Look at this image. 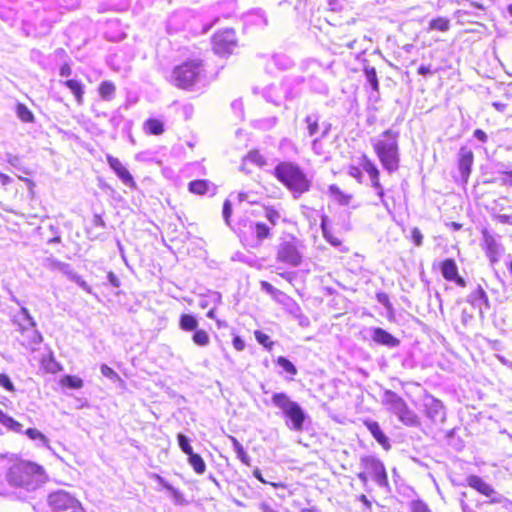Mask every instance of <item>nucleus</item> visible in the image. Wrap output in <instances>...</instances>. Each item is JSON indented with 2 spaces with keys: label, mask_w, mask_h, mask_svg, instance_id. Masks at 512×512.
<instances>
[{
  "label": "nucleus",
  "mask_w": 512,
  "mask_h": 512,
  "mask_svg": "<svg viewBox=\"0 0 512 512\" xmlns=\"http://www.w3.org/2000/svg\"><path fill=\"white\" fill-rule=\"evenodd\" d=\"M249 228L256 234L258 240L262 241L269 236V227L264 223H249Z\"/></svg>",
  "instance_id": "30"
},
{
  "label": "nucleus",
  "mask_w": 512,
  "mask_h": 512,
  "mask_svg": "<svg viewBox=\"0 0 512 512\" xmlns=\"http://www.w3.org/2000/svg\"><path fill=\"white\" fill-rule=\"evenodd\" d=\"M411 512H431L427 505L422 501H412L410 504Z\"/></svg>",
  "instance_id": "46"
},
{
  "label": "nucleus",
  "mask_w": 512,
  "mask_h": 512,
  "mask_svg": "<svg viewBox=\"0 0 512 512\" xmlns=\"http://www.w3.org/2000/svg\"><path fill=\"white\" fill-rule=\"evenodd\" d=\"M271 401L287 418L286 425L290 430L297 432L303 430L306 414L297 402L292 401L287 394L282 392L274 393Z\"/></svg>",
  "instance_id": "4"
},
{
  "label": "nucleus",
  "mask_w": 512,
  "mask_h": 512,
  "mask_svg": "<svg viewBox=\"0 0 512 512\" xmlns=\"http://www.w3.org/2000/svg\"><path fill=\"white\" fill-rule=\"evenodd\" d=\"M474 155L471 149L461 147L458 153V168L464 182L468 181L471 173Z\"/></svg>",
  "instance_id": "14"
},
{
  "label": "nucleus",
  "mask_w": 512,
  "mask_h": 512,
  "mask_svg": "<svg viewBox=\"0 0 512 512\" xmlns=\"http://www.w3.org/2000/svg\"><path fill=\"white\" fill-rule=\"evenodd\" d=\"M233 347H234L237 351H242V350H244V348H245V342H244V340H242V338H241V337H239V336L234 337V339H233Z\"/></svg>",
  "instance_id": "54"
},
{
  "label": "nucleus",
  "mask_w": 512,
  "mask_h": 512,
  "mask_svg": "<svg viewBox=\"0 0 512 512\" xmlns=\"http://www.w3.org/2000/svg\"><path fill=\"white\" fill-rule=\"evenodd\" d=\"M275 176L289 190L294 193L295 197L309 190L310 182L302 170L288 162L280 163L275 168Z\"/></svg>",
  "instance_id": "3"
},
{
  "label": "nucleus",
  "mask_w": 512,
  "mask_h": 512,
  "mask_svg": "<svg viewBox=\"0 0 512 512\" xmlns=\"http://www.w3.org/2000/svg\"><path fill=\"white\" fill-rule=\"evenodd\" d=\"M349 175L353 178H355L358 182L362 181V171L359 167L351 166L349 168Z\"/></svg>",
  "instance_id": "52"
},
{
  "label": "nucleus",
  "mask_w": 512,
  "mask_h": 512,
  "mask_svg": "<svg viewBox=\"0 0 512 512\" xmlns=\"http://www.w3.org/2000/svg\"><path fill=\"white\" fill-rule=\"evenodd\" d=\"M383 405L391 413L397 416L398 420L406 426H418L419 418L417 414L411 410L404 399L391 390H385L382 397Z\"/></svg>",
  "instance_id": "5"
},
{
  "label": "nucleus",
  "mask_w": 512,
  "mask_h": 512,
  "mask_svg": "<svg viewBox=\"0 0 512 512\" xmlns=\"http://www.w3.org/2000/svg\"><path fill=\"white\" fill-rule=\"evenodd\" d=\"M62 384L64 386H67L71 389H80L83 387V381L81 378L77 377V376H71V375H66L63 379H62Z\"/></svg>",
  "instance_id": "38"
},
{
  "label": "nucleus",
  "mask_w": 512,
  "mask_h": 512,
  "mask_svg": "<svg viewBox=\"0 0 512 512\" xmlns=\"http://www.w3.org/2000/svg\"><path fill=\"white\" fill-rule=\"evenodd\" d=\"M48 503L54 512H84L81 503L65 491L51 493Z\"/></svg>",
  "instance_id": "7"
},
{
  "label": "nucleus",
  "mask_w": 512,
  "mask_h": 512,
  "mask_svg": "<svg viewBox=\"0 0 512 512\" xmlns=\"http://www.w3.org/2000/svg\"><path fill=\"white\" fill-rule=\"evenodd\" d=\"M399 132L393 129H387L379 137L372 138L373 149L388 173H393L399 168Z\"/></svg>",
  "instance_id": "1"
},
{
  "label": "nucleus",
  "mask_w": 512,
  "mask_h": 512,
  "mask_svg": "<svg viewBox=\"0 0 512 512\" xmlns=\"http://www.w3.org/2000/svg\"><path fill=\"white\" fill-rule=\"evenodd\" d=\"M222 214L226 224L230 226L229 219L232 214V204L229 200H225L223 204Z\"/></svg>",
  "instance_id": "47"
},
{
  "label": "nucleus",
  "mask_w": 512,
  "mask_h": 512,
  "mask_svg": "<svg viewBox=\"0 0 512 512\" xmlns=\"http://www.w3.org/2000/svg\"><path fill=\"white\" fill-rule=\"evenodd\" d=\"M370 182H371V186L373 188H380V186H381V183L379 180V175L370 177Z\"/></svg>",
  "instance_id": "63"
},
{
  "label": "nucleus",
  "mask_w": 512,
  "mask_h": 512,
  "mask_svg": "<svg viewBox=\"0 0 512 512\" xmlns=\"http://www.w3.org/2000/svg\"><path fill=\"white\" fill-rule=\"evenodd\" d=\"M425 415L434 424H442L445 421L446 413L442 402L433 396H426L423 400Z\"/></svg>",
  "instance_id": "11"
},
{
  "label": "nucleus",
  "mask_w": 512,
  "mask_h": 512,
  "mask_svg": "<svg viewBox=\"0 0 512 512\" xmlns=\"http://www.w3.org/2000/svg\"><path fill=\"white\" fill-rule=\"evenodd\" d=\"M100 370H101V373L103 376H105L113 381L119 379L118 374L112 368L107 366L106 364L101 365Z\"/></svg>",
  "instance_id": "45"
},
{
  "label": "nucleus",
  "mask_w": 512,
  "mask_h": 512,
  "mask_svg": "<svg viewBox=\"0 0 512 512\" xmlns=\"http://www.w3.org/2000/svg\"><path fill=\"white\" fill-rule=\"evenodd\" d=\"M253 476L258 479L260 482L264 483V484H270L272 485L273 487L275 488H278V487H283V485L281 483H272V482H268L266 481L263 476H262V473L260 471L259 468H255L254 471H253Z\"/></svg>",
  "instance_id": "50"
},
{
  "label": "nucleus",
  "mask_w": 512,
  "mask_h": 512,
  "mask_svg": "<svg viewBox=\"0 0 512 512\" xmlns=\"http://www.w3.org/2000/svg\"><path fill=\"white\" fill-rule=\"evenodd\" d=\"M468 302L471 303L473 307L477 308L481 314L484 308H489L488 296L481 286H477V288L470 293Z\"/></svg>",
  "instance_id": "20"
},
{
  "label": "nucleus",
  "mask_w": 512,
  "mask_h": 512,
  "mask_svg": "<svg viewBox=\"0 0 512 512\" xmlns=\"http://www.w3.org/2000/svg\"><path fill=\"white\" fill-rule=\"evenodd\" d=\"M371 339L377 344L387 346L389 348L397 347L400 341L392 334L379 327H371L368 329Z\"/></svg>",
  "instance_id": "16"
},
{
  "label": "nucleus",
  "mask_w": 512,
  "mask_h": 512,
  "mask_svg": "<svg viewBox=\"0 0 512 512\" xmlns=\"http://www.w3.org/2000/svg\"><path fill=\"white\" fill-rule=\"evenodd\" d=\"M411 237H412V240H413V242H414V244L416 246L419 247V246L422 245V243H423V235H422L421 231L417 227L412 229Z\"/></svg>",
  "instance_id": "49"
},
{
  "label": "nucleus",
  "mask_w": 512,
  "mask_h": 512,
  "mask_svg": "<svg viewBox=\"0 0 512 512\" xmlns=\"http://www.w3.org/2000/svg\"><path fill=\"white\" fill-rule=\"evenodd\" d=\"M322 228H323V233L325 235V237L327 238V240L333 245V246H338L341 244L340 240L337 239V238H333V237H327L326 235V231H325V227H324V221L322 222Z\"/></svg>",
  "instance_id": "61"
},
{
  "label": "nucleus",
  "mask_w": 512,
  "mask_h": 512,
  "mask_svg": "<svg viewBox=\"0 0 512 512\" xmlns=\"http://www.w3.org/2000/svg\"><path fill=\"white\" fill-rule=\"evenodd\" d=\"M255 338L259 344L263 345L265 348L271 350L273 346V342L270 340V337L263 333L262 331L256 330L254 332Z\"/></svg>",
  "instance_id": "40"
},
{
  "label": "nucleus",
  "mask_w": 512,
  "mask_h": 512,
  "mask_svg": "<svg viewBox=\"0 0 512 512\" xmlns=\"http://www.w3.org/2000/svg\"><path fill=\"white\" fill-rule=\"evenodd\" d=\"M473 135L477 140L481 141L482 143H485L488 139L487 134L481 129H476Z\"/></svg>",
  "instance_id": "55"
},
{
  "label": "nucleus",
  "mask_w": 512,
  "mask_h": 512,
  "mask_svg": "<svg viewBox=\"0 0 512 512\" xmlns=\"http://www.w3.org/2000/svg\"><path fill=\"white\" fill-rule=\"evenodd\" d=\"M260 285L262 290L269 293L270 295H275V293L278 292V290L267 281H261Z\"/></svg>",
  "instance_id": "53"
},
{
  "label": "nucleus",
  "mask_w": 512,
  "mask_h": 512,
  "mask_svg": "<svg viewBox=\"0 0 512 512\" xmlns=\"http://www.w3.org/2000/svg\"><path fill=\"white\" fill-rule=\"evenodd\" d=\"M202 66L200 62L189 61L175 67L171 74V82L181 89H191L202 78Z\"/></svg>",
  "instance_id": "6"
},
{
  "label": "nucleus",
  "mask_w": 512,
  "mask_h": 512,
  "mask_svg": "<svg viewBox=\"0 0 512 512\" xmlns=\"http://www.w3.org/2000/svg\"><path fill=\"white\" fill-rule=\"evenodd\" d=\"M179 326L184 331H195L198 327V321L193 315L183 314L180 317Z\"/></svg>",
  "instance_id": "26"
},
{
  "label": "nucleus",
  "mask_w": 512,
  "mask_h": 512,
  "mask_svg": "<svg viewBox=\"0 0 512 512\" xmlns=\"http://www.w3.org/2000/svg\"><path fill=\"white\" fill-rule=\"evenodd\" d=\"M115 85L111 81H103L99 86V95L105 101H110L115 95Z\"/></svg>",
  "instance_id": "24"
},
{
  "label": "nucleus",
  "mask_w": 512,
  "mask_h": 512,
  "mask_svg": "<svg viewBox=\"0 0 512 512\" xmlns=\"http://www.w3.org/2000/svg\"><path fill=\"white\" fill-rule=\"evenodd\" d=\"M367 427L376 441L384 448L389 449L390 444L388 438L385 436L383 431L380 428V425L377 422H370L367 424Z\"/></svg>",
  "instance_id": "21"
},
{
  "label": "nucleus",
  "mask_w": 512,
  "mask_h": 512,
  "mask_svg": "<svg viewBox=\"0 0 512 512\" xmlns=\"http://www.w3.org/2000/svg\"><path fill=\"white\" fill-rule=\"evenodd\" d=\"M108 280L114 287L120 286V281L117 278V276L113 272H109L108 274Z\"/></svg>",
  "instance_id": "59"
},
{
  "label": "nucleus",
  "mask_w": 512,
  "mask_h": 512,
  "mask_svg": "<svg viewBox=\"0 0 512 512\" xmlns=\"http://www.w3.org/2000/svg\"><path fill=\"white\" fill-rule=\"evenodd\" d=\"M188 190L196 195H214L216 186L209 180H193L188 184Z\"/></svg>",
  "instance_id": "19"
},
{
  "label": "nucleus",
  "mask_w": 512,
  "mask_h": 512,
  "mask_svg": "<svg viewBox=\"0 0 512 512\" xmlns=\"http://www.w3.org/2000/svg\"><path fill=\"white\" fill-rule=\"evenodd\" d=\"M450 28V21L447 18L444 17H438L435 19H432L429 22V30H437L441 32H446Z\"/></svg>",
  "instance_id": "31"
},
{
  "label": "nucleus",
  "mask_w": 512,
  "mask_h": 512,
  "mask_svg": "<svg viewBox=\"0 0 512 512\" xmlns=\"http://www.w3.org/2000/svg\"><path fill=\"white\" fill-rule=\"evenodd\" d=\"M213 50L218 55L232 53L236 46V36L233 29H225L217 32L212 39Z\"/></svg>",
  "instance_id": "10"
},
{
  "label": "nucleus",
  "mask_w": 512,
  "mask_h": 512,
  "mask_svg": "<svg viewBox=\"0 0 512 512\" xmlns=\"http://www.w3.org/2000/svg\"><path fill=\"white\" fill-rule=\"evenodd\" d=\"M361 465L380 487H388V477L384 464L374 456L361 458Z\"/></svg>",
  "instance_id": "9"
},
{
  "label": "nucleus",
  "mask_w": 512,
  "mask_h": 512,
  "mask_svg": "<svg viewBox=\"0 0 512 512\" xmlns=\"http://www.w3.org/2000/svg\"><path fill=\"white\" fill-rule=\"evenodd\" d=\"M491 183H499L502 186L512 187V171H498V176L490 180Z\"/></svg>",
  "instance_id": "33"
},
{
  "label": "nucleus",
  "mask_w": 512,
  "mask_h": 512,
  "mask_svg": "<svg viewBox=\"0 0 512 512\" xmlns=\"http://www.w3.org/2000/svg\"><path fill=\"white\" fill-rule=\"evenodd\" d=\"M440 268H441L442 276L446 280L454 281L460 287L466 286V281L462 277L459 276L458 267L456 265V262L453 259H451V258L445 259L441 263Z\"/></svg>",
  "instance_id": "18"
},
{
  "label": "nucleus",
  "mask_w": 512,
  "mask_h": 512,
  "mask_svg": "<svg viewBox=\"0 0 512 512\" xmlns=\"http://www.w3.org/2000/svg\"><path fill=\"white\" fill-rule=\"evenodd\" d=\"M72 73V70L68 64H64L60 68V75L63 77H68Z\"/></svg>",
  "instance_id": "58"
},
{
  "label": "nucleus",
  "mask_w": 512,
  "mask_h": 512,
  "mask_svg": "<svg viewBox=\"0 0 512 512\" xmlns=\"http://www.w3.org/2000/svg\"><path fill=\"white\" fill-rule=\"evenodd\" d=\"M63 84L74 94L75 99L79 105L83 104L84 86L75 79L66 80Z\"/></svg>",
  "instance_id": "22"
},
{
  "label": "nucleus",
  "mask_w": 512,
  "mask_h": 512,
  "mask_svg": "<svg viewBox=\"0 0 512 512\" xmlns=\"http://www.w3.org/2000/svg\"><path fill=\"white\" fill-rule=\"evenodd\" d=\"M276 362L288 374L293 376L297 374V369L295 365L287 358L280 356L277 358Z\"/></svg>",
  "instance_id": "37"
},
{
  "label": "nucleus",
  "mask_w": 512,
  "mask_h": 512,
  "mask_svg": "<svg viewBox=\"0 0 512 512\" xmlns=\"http://www.w3.org/2000/svg\"><path fill=\"white\" fill-rule=\"evenodd\" d=\"M193 342L201 347H205L210 343V337L205 330L196 329L192 336Z\"/></svg>",
  "instance_id": "34"
},
{
  "label": "nucleus",
  "mask_w": 512,
  "mask_h": 512,
  "mask_svg": "<svg viewBox=\"0 0 512 512\" xmlns=\"http://www.w3.org/2000/svg\"><path fill=\"white\" fill-rule=\"evenodd\" d=\"M107 162L110 168L115 172V174L119 177V179L128 187L135 188L136 183L128 171V169L121 163L118 158H115L111 155L107 156Z\"/></svg>",
  "instance_id": "15"
},
{
  "label": "nucleus",
  "mask_w": 512,
  "mask_h": 512,
  "mask_svg": "<svg viewBox=\"0 0 512 512\" xmlns=\"http://www.w3.org/2000/svg\"><path fill=\"white\" fill-rule=\"evenodd\" d=\"M22 312L25 319L27 320L28 326L19 323V332L25 339L22 341V345L31 350L35 349V346L42 342V335L36 328V322L30 315L26 307H22Z\"/></svg>",
  "instance_id": "8"
},
{
  "label": "nucleus",
  "mask_w": 512,
  "mask_h": 512,
  "mask_svg": "<svg viewBox=\"0 0 512 512\" xmlns=\"http://www.w3.org/2000/svg\"><path fill=\"white\" fill-rule=\"evenodd\" d=\"M12 301H14L16 304L20 306V313L16 314L13 318V322L19 327V323L24 324L25 326H28L27 320L24 317V314L22 312V307L20 304V301L16 299L15 297H12Z\"/></svg>",
  "instance_id": "44"
},
{
  "label": "nucleus",
  "mask_w": 512,
  "mask_h": 512,
  "mask_svg": "<svg viewBox=\"0 0 512 512\" xmlns=\"http://www.w3.org/2000/svg\"><path fill=\"white\" fill-rule=\"evenodd\" d=\"M0 182L3 186H7L12 182V178L0 172Z\"/></svg>",
  "instance_id": "62"
},
{
  "label": "nucleus",
  "mask_w": 512,
  "mask_h": 512,
  "mask_svg": "<svg viewBox=\"0 0 512 512\" xmlns=\"http://www.w3.org/2000/svg\"><path fill=\"white\" fill-rule=\"evenodd\" d=\"M483 242L487 257L492 264L498 262L500 255L503 252L502 245L495 239L493 235L487 231H483Z\"/></svg>",
  "instance_id": "17"
},
{
  "label": "nucleus",
  "mask_w": 512,
  "mask_h": 512,
  "mask_svg": "<svg viewBox=\"0 0 512 512\" xmlns=\"http://www.w3.org/2000/svg\"><path fill=\"white\" fill-rule=\"evenodd\" d=\"M144 127L148 133L153 135H160L164 132L163 123L158 119H148Z\"/></svg>",
  "instance_id": "29"
},
{
  "label": "nucleus",
  "mask_w": 512,
  "mask_h": 512,
  "mask_svg": "<svg viewBox=\"0 0 512 512\" xmlns=\"http://www.w3.org/2000/svg\"><path fill=\"white\" fill-rule=\"evenodd\" d=\"M16 112L19 119H21L23 122L31 123L34 121V115L26 105L18 104Z\"/></svg>",
  "instance_id": "35"
},
{
  "label": "nucleus",
  "mask_w": 512,
  "mask_h": 512,
  "mask_svg": "<svg viewBox=\"0 0 512 512\" xmlns=\"http://www.w3.org/2000/svg\"><path fill=\"white\" fill-rule=\"evenodd\" d=\"M188 462L197 474H203L205 472L206 464L199 454L193 452L188 455Z\"/></svg>",
  "instance_id": "27"
},
{
  "label": "nucleus",
  "mask_w": 512,
  "mask_h": 512,
  "mask_svg": "<svg viewBox=\"0 0 512 512\" xmlns=\"http://www.w3.org/2000/svg\"><path fill=\"white\" fill-rule=\"evenodd\" d=\"M250 161L255 162L257 165H263L265 163L263 157L257 152H250L248 155Z\"/></svg>",
  "instance_id": "51"
},
{
  "label": "nucleus",
  "mask_w": 512,
  "mask_h": 512,
  "mask_svg": "<svg viewBox=\"0 0 512 512\" xmlns=\"http://www.w3.org/2000/svg\"><path fill=\"white\" fill-rule=\"evenodd\" d=\"M318 121H319V117L317 115H308L305 118L309 136L312 137L318 132V129H319Z\"/></svg>",
  "instance_id": "36"
},
{
  "label": "nucleus",
  "mask_w": 512,
  "mask_h": 512,
  "mask_svg": "<svg viewBox=\"0 0 512 512\" xmlns=\"http://www.w3.org/2000/svg\"><path fill=\"white\" fill-rule=\"evenodd\" d=\"M358 478L361 480V482L363 483L364 486L367 485L368 483V474L367 472L364 470L360 473H358Z\"/></svg>",
  "instance_id": "64"
},
{
  "label": "nucleus",
  "mask_w": 512,
  "mask_h": 512,
  "mask_svg": "<svg viewBox=\"0 0 512 512\" xmlns=\"http://www.w3.org/2000/svg\"><path fill=\"white\" fill-rule=\"evenodd\" d=\"M25 435L33 440V441H36L37 442V446H41V447H45L49 450H52L50 444H49V440L48 438L42 433L40 432L39 430L35 429V428H28L26 431H25Z\"/></svg>",
  "instance_id": "23"
},
{
  "label": "nucleus",
  "mask_w": 512,
  "mask_h": 512,
  "mask_svg": "<svg viewBox=\"0 0 512 512\" xmlns=\"http://www.w3.org/2000/svg\"><path fill=\"white\" fill-rule=\"evenodd\" d=\"M328 189H329L330 195L335 197V199L340 204L346 205V204H348L350 202L351 196L344 194L337 185L332 184V185L329 186Z\"/></svg>",
  "instance_id": "32"
},
{
  "label": "nucleus",
  "mask_w": 512,
  "mask_h": 512,
  "mask_svg": "<svg viewBox=\"0 0 512 512\" xmlns=\"http://www.w3.org/2000/svg\"><path fill=\"white\" fill-rule=\"evenodd\" d=\"M62 271L68 275L71 279L73 280H76V278L78 277L77 274L75 272H73L71 269H70V266L67 265V264H63L62 265Z\"/></svg>",
  "instance_id": "57"
},
{
  "label": "nucleus",
  "mask_w": 512,
  "mask_h": 512,
  "mask_svg": "<svg viewBox=\"0 0 512 512\" xmlns=\"http://www.w3.org/2000/svg\"><path fill=\"white\" fill-rule=\"evenodd\" d=\"M232 447L234 452L237 455V458L245 465H250V456L247 454V452L244 450L242 444L235 438L230 437Z\"/></svg>",
  "instance_id": "25"
},
{
  "label": "nucleus",
  "mask_w": 512,
  "mask_h": 512,
  "mask_svg": "<svg viewBox=\"0 0 512 512\" xmlns=\"http://www.w3.org/2000/svg\"><path fill=\"white\" fill-rule=\"evenodd\" d=\"M418 73L422 76H427L433 74L434 71L431 69V66L421 65L418 68Z\"/></svg>",
  "instance_id": "56"
},
{
  "label": "nucleus",
  "mask_w": 512,
  "mask_h": 512,
  "mask_svg": "<svg viewBox=\"0 0 512 512\" xmlns=\"http://www.w3.org/2000/svg\"><path fill=\"white\" fill-rule=\"evenodd\" d=\"M178 445L180 449L187 455H190L193 453V448L190 445V440L187 436H185L182 433H179L177 435Z\"/></svg>",
  "instance_id": "39"
},
{
  "label": "nucleus",
  "mask_w": 512,
  "mask_h": 512,
  "mask_svg": "<svg viewBox=\"0 0 512 512\" xmlns=\"http://www.w3.org/2000/svg\"><path fill=\"white\" fill-rule=\"evenodd\" d=\"M360 166L368 174L369 178L380 174L377 166L366 155H362L360 158Z\"/></svg>",
  "instance_id": "28"
},
{
  "label": "nucleus",
  "mask_w": 512,
  "mask_h": 512,
  "mask_svg": "<svg viewBox=\"0 0 512 512\" xmlns=\"http://www.w3.org/2000/svg\"><path fill=\"white\" fill-rule=\"evenodd\" d=\"M0 386L9 392H14L15 387L8 375L0 373Z\"/></svg>",
  "instance_id": "43"
},
{
  "label": "nucleus",
  "mask_w": 512,
  "mask_h": 512,
  "mask_svg": "<svg viewBox=\"0 0 512 512\" xmlns=\"http://www.w3.org/2000/svg\"><path fill=\"white\" fill-rule=\"evenodd\" d=\"M365 74H366L367 80L369 81V83L372 86V88L375 91H377L378 87H379V83H378V79H377V74H376L375 68H373V67L366 68L365 69Z\"/></svg>",
  "instance_id": "42"
},
{
  "label": "nucleus",
  "mask_w": 512,
  "mask_h": 512,
  "mask_svg": "<svg viewBox=\"0 0 512 512\" xmlns=\"http://www.w3.org/2000/svg\"><path fill=\"white\" fill-rule=\"evenodd\" d=\"M494 218L500 222V223H503V224H506V223H509L510 222V216L509 215H505V214H497L494 216Z\"/></svg>",
  "instance_id": "60"
},
{
  "label": "nucleus",
  "mask_w": 512,
  "mask_h": 512,
  "mask_svg": "<svg viewBox=\"0 0 512 512\" xmlns=\"http://www.w3.org/2000/svg\"><path fill=\"white\" fill-rule=\"evenodd\" d=\"M277 260L296 267L301 263V255L294 243L283 242L279 245Z\"/></svg>",
  "instance_id": "12"
},
{
  "label": "nucleus",
  "mask_w": 512,
  "mask_h": 512,
  "mask_svg": "<svg viewBox=\"0 0 512 512\" xmlns=\"http://www.w3.org/2000/svg\"><path fill=\"white\" fill-rule=\"evenodd\" d=\"M1 424H3L8 429H10L14 432H17V433L22 432L23 425L8 415L6 416V418L3 420V422Z\"/></svg>",
  "instance_id": "41"
},
{
  "label": "nucleus",
  "mask_w": 512,
  "mask_h": 512,
  "mask_svg": "<svg viewBox=\"0 0 512 512\" xmlns=\"http://www.w3.org/2000/svg\"><path fill=\"white\" fill-rule=\"evenodd\" d=\"M265 217L272 225H276L280 219V214L274 209H267Z\"/></svg>",
  "instance_id": "48"
},
{
  "label": "nucleus",
  "mask_w": 512,
  "mask_h": 512,
  "mask_svg": "<svg viewBox=\"0 0 512 512\" xmlns=\"http://www.w3.org/2000/svg\"><path fill=\"white\" fill-rule=\"evenodd\" d=\"M47 476L42 466L33 462H19L14 464L8 472V482L28 491L39 488L46 482Z\"/></svg>",
  "instance_id": "2"
},
{
  "label": "nucleus",
  "mask_w": 512,
  "mask_h": 512,
  "mask_svg": "<svg viewBox=\"0 0 512 512\" xmlns=\"http://www.w3.org/2000/svg\"><path fill=\"white\" fill-rule=\"evenodd\" d=\"M467 484L471 488L475 489L477 492L490 497L491 503H500L502 501V496L498 494L494 488L486 483L482 478L476 475H470L467 477Z\"/></svg>",
  "instance_id": "13"
}]
</instances>
